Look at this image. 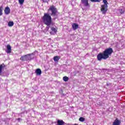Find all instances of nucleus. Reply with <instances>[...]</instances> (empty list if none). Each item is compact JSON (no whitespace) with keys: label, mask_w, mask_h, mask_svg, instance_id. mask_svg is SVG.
I'll return each mask as SVG.
<instances>
[{"label":"nucleus","mask_w":125,"mask_h":125,"mask_svg":"<svg viewBox=\"0 0 125 125\" xmlns=\"http://www.w3.org/2000/svg\"><path fill=\"white\" fill-rule=\"evenodd\" d=\"M48 11L49 14L45 13L42 18L44 24L47 26L46 27V31H48V30H49V28H50V26L51 25H52L51 16H53L54 17L58 15V12L57 11V9L54 6H50L48 10ZM49 14H50L51 16H50Z\"/></svg>","instance_id":"1"},{"label":"nucleus","mask_w":125,"mask_h":125,"mask_svg":"<svg viewBox=\"0 0 125 125\" xmlns=\"http://www.w3.org/2000/svg\"><path fill=\"white\" fill-rule=\"evenodd\" d=\"M113 53V49L112 48H108L106 49L103 53H100L97 55V59L99 61H101L102 59L106 60L109 58V55H111Z\"/></svg>","instance_id":"2"},{"label":"nucleus","mask_w":125,"mask_h":125,"mask_svg":"<svg viewBox=\"0 0 125 125\" xmlns=\"http://www.w3.org/2000/svg\"><path fill=\"white\" fill-rule=\"evenodd\" d=\"M103 1L104 4L101 6V11H102L103 14H106L107 10H108V5H107L108 1H107V0H103Z\"/></svg>","instance_id":"3"},{"label":"nucleus","mask_w":125,"mask_h":125,"mask_svg":"<svg viewBox=\"0 0 125 125\" xmlns=\"http://www.w3.org/2000/svg\"><path fill=\"white\" fill-rule=\"evenodd\" d=\"M32 54H29L22 56L20 58V60L21 61H28V60H31L32 59L31 58V55H32Z\"/></svg>","instance_id":"4"},{"label":"nucleus","mask_w":125,"mask_h":125,"mask_svg":"<svg viewBox=\"0 0 125 125\" xmlns=\"http://www.w3.org/2000/svg\"><path fill=\"white\" fill-rule=\"evenodd\" d=\"M81 3L86 7H89L90 6L89 3H88V0H81Z\"/></svg>","instance_id":"5"},{"label":"nucleus","mask_w":125,"mask_h":125,"mask_svg":"<svg viewBox=\"0 0 125 125\" xmlns=\"http://www.w3.org/2000/svg\"><path fill=\"white\" fill-rule=\"evenodd\" d=\"M4 13L6 15H8L10 13V8L9 7L7 6L5 8Z\"/></svg>","instance_id":"6"},{"label":"nucleus","mask_w":125,"mask_h":125,"mask_svg":"<svg viewBox=\"0 0 125 125\" xmlns=\"http://www.w3.org/2000/svg\"><path fill=\"white\" fill-rule=\"evenodd\" d=\"M121 120L116 119L115 120L113 123L112 125H121Z\"/></svg>","instance_id":"7"},{"label":"nucleus","mask_w":125,"mask_h":125,"mask_svg":"<svg viewBox=\"0 0 125 125\" xmlns=\"http://www.w3.org/2000/svg\"><path fill=\"white\" fill-rule=\"evenodd\" d=\"M6 48L7 50L6 51V52L8 54L11 53V46L8 44L7 45Z\"/></svg>","instance_id":"8"},{"label":"nucleus","mask_w":125,"mask_h":125,"mask_svg":"<svg viewBox=\"0 0 125 125\" xmlns=\"http://www.w3.org/2000/svg\"><path fill=\"white\" fill-rule=\"evenodd\" d=\"M35 73L37 75L41 76V75H42V70H41L40 68H38L36 69Z\"/></svg>","instance_id":"9"},{"label":"nucleus","mask_w":125,"mask_h":125,"mask_svg":"<svg viewBox=\"0 0 125 125\" xmlns=\"http://www.w3.org/2000/svg\"><path fill=\"white\" fill-rule=\"evenodd\" d=\"M58 125H65V122L63 120H58L57 121Z\"/></svg>","instance_id":"10"},{"label":"nucleus","mask_w":125,"mask_h":125,"mask_svg":"<svg viewBox=\"0 0 125 125\" xmlns=\"http://www.w3.org/2000/svg\"><path fill=\"white\" fill-rule=\"evenodd\" d=\"M72 28H73V30H77V29H78V28H79V24H78L77 23H73L72 24Z\"/></svg>","instance_id":"11"},{"label":"nucleus","mask_w":125,"mask_h":125,"mask_svg":"<svg viewBox=\"0 0 125 125\" xmlns=\"http://www.w3.org/2000/svg\"><path fill=\"white\" fill-rule=\"evenodd\" d=\"M4 64H2L0 65V75H1V72H2V69L4 68Z\"/></svg>","instance_id":"12"},{"label":"nucleus","mask_w":125,"mask_h":125,"mask_svg":"<svg viewBox=\"0 0 125 125\" xmlns=\"http://www.w3.org/2000/svg\"><path fill=\"white\" fill-rule=\"evenodd\" d=\"M53 59H54V61H55V62H58V61L60 59V57H59L58 56H55L54 57Z\"/></svg>","instance_id":"13"},{"label":"nucleus","mask_w":125,"mask_h":125,"mask_svg":"<svg viewBox=\"0 0 125 125\" xmlns=\"http://www.w3.org/2000/svg\"><path fill=\"white\" fill-rule=\"evenodd\" d=\"M50 28H51L52 32H53L54 33H56V32H57V30L55 28L51 27V26L50 27Z\"/></svg>","instance_id":"14"},{"label":"nucleus","mask_w":125,"mask_h":125,"mask_svg":"<svg viewBox=\"0 0 125 125\" xmlns=\"http://www.w3.org/2000/svg\"><path fill=\"white\" fill-rule=\"evenodd\" d=\"M14 25V22L13 21H9L8 23L9 27H12Z\"/></svg>","instance_id":"15"},{"label":"nucleus","mask_w":125,"mask_h":125,"mask_svg":"<svg viewBox=\"0 0 125 125\" xmlns=\"http://www.w3.org/2000/svg\"><path fill=\"white\" fill-rule=\"evenodd\" d=\"M62 80L64 82H68V81H69V78H68L67 76H64L63 77Z\"/></svg>","instance_id":"16"},{"label":"nucleus","mask_w":125,"mask_h":125,"mask_svg":"<svg viewBox=\"0 0 125 125\" xmlns=\"http://www.w3.org/2000/svg\"><path fill=\"white\" fill-rule=\"evenodd\" d=\"M91 2H100L101 0H90Z\"/></svg>","instance_id":"17"},{"label":"nucleus","mask_w":125,"mask_h":125,"mask_svg":"<svg viewBox=\"0 0 125 125\" xmlns=\"http://www.w3.org/2000/svg\"><path fill=\"white\" fill-rule=\"evenodd\" d=\"M2 10H3L2 6H0V16H1V15H2Z\"/></svg>","instance_id":"18"},{"label":"nucleus","mask_w":125,"mask_h":125,"mask_svg":"<svg viewBox=\"0 0 125 125\" xmlns=\"http://www.w3.org/2000/svg\"><path fill=\"white\" fill-rule=\"evenodd\" d=\"M24 1H25V0H19V2L20 4H23Z\"/></svg>","instance_id":"19"},{"label":"nucleus","mask_w":125,"mask_h":125,"mask_svg":"<svg viewBox=\"0 0 125 125\" xmlns=\"http://www.w3.org/2000/svg\"><path fill=\"white\" fill-rule=\"evenodd\" d=\"M79 121H80V122H84L85 119L83 117H80L79 118Z\"/></svg>","instance_id":"20"},{"label":"nucleus","mask_w":125,"mask_h":125,"mask_svg":"<svg viewBox=\"0 0 125 125\" xmlns=\"http://www.w3.org/2000/svg\"><path fill=\"white\" fill-rule=\"evenodd\" d=\"M119 12H120V14H124V10H123L122 9H119Z\"/></svg>","instance_id":"21"},{"label":"nucleus","mask_w":125,"mask_h":125,"mask_svg":"<svg viewBox=\"0 0 125 125\" xmlns=\"http://www.w3.org/2000/svg\"><path fill=\"white\" fill-rule=\"evenodd\" d=\"M43 2H48L49 1V0H42Z\"/></svg>","instance_id":"22"},{"label":"nucleus","mask_w":125,"mask_h":125,"mask_svg":"<svg viewBox=\"0 0 125 125\" xmlns=\"http://www.w3.org/2000/svg\"><path fill=\"white\" fill-rule=\"evenodd\" d=\"M50 33L51 34V35H52V32H50Z\"/></svg>","instance_id":"23"},{"label":"nucleus","mask_w":125,"mask_h":125,"mask_svg":"<svg viewBox=\"0 0 125 125\" xmlns=\"http://www.w3.org/2000/svg\"><path fill=\"white\" fill-rule=\"evenodd\" d=\"M18 120H20V118H19Z\"/></svg>","instance_id":"24"}]
</instances>
